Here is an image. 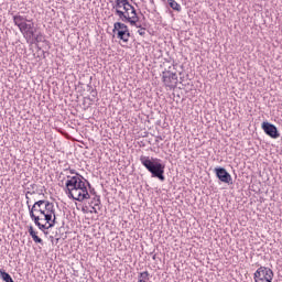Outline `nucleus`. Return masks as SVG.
Here are the masks:
<instances>
[{"label": "nucleus", "mask_w": 282, "mask_h": 282, "mask_svg": "<svg viewBox=\"0 0 282 282\" xmlns=\"http://www.w3.org/2000/svg\"><path fill=\"white\" fill-rule=\"evenodd\" d=\"M36 194V192H30V191H28L26 193H25V199H26V205H28V207L30 206V195H35Z\"/></svg>", "instance_id": "obj_23"}, {"label": "nucleus", "mask_w": 282, "mask_h": 282, "mask_svg": "<svg viewBox=\"0 0 282 282\" xmlns=\"http://www.w3.org/2000/svg\"><path fill=\"white\" fill-rule=\"evenodd\" d=\"M253 279L256 282H272L274 271L268 267H260L254 272Z\"/></svg>", "instance_id": "obj_5"}, {"label": "nucleus", "mask_w": 282, "mask_h": 282, "mask_svg": "<svg viewBox=\"0 0 282 282\" xmlns=\"http://www.w3.org/2000/svg\"><path fill=\"white\" fill-rule=\"evenodd\" d=\"M140 162L149 173H151L152 177H156L160 182H164L166 177L164 176V169L166 165L162 163V160L153 156L141 155Z\"/></svg>", "instance_id": "obj_2"}, {"label": "nucleus", "mask_w": 282, "mask_h": 282, "mask_svg": "<svg viewBox=\"0 0 282 282\" xmlns=\"http://www.w3.org/2000/svg\"><path fill=\"white\" fill-rule=\"evenodd\" d=\"M152 259H155V256H153V258Z\"/></svg>", "instance_id": "obj_37"}, {"label": "nucleus", "mask_w": 282, "mask_h": 282, "mask_svg": "<svg viewBox=\"0 0 282 282\" xmlns=\"http://www.w3.org/2000/svg\"><path fill=\"white\" fill-rule=\"evenodd\" d=\"M13 23L20 30L24 23H32V20H28V17L18 13L13 15Z\"/></svg>", "instance_id": "obj_9"}, {"label": "nucleus", "mask_w": 282, "mask_h": 282, "mask_svg": "<svg viewBox=\"0 0 282 282\" xmlns=\"http://www.w3.org/2000/svg\"><path fill=\"white\" fill-rule=\"evenodd\" d=\"M121 31V32H129V26L122 22H115L112 32L116 34V32Z\"/></svg>", "instance_id": "obj_15"}, {"label": "nucleus", "mask_w": 282, "mask_h": 282, "mask_svg": "<svg viewBox=\"0 0 282 282\" xmlns=\"http://www.w3.org/2000/svg\"><path fill=\"white\" fill-rule=\"evenodd\" d=\"M133 10H135V8L130 3L129 12H133Z\"/></svg>", "instance_id": "obj_29"}, {"label": "nucleus", "mask_w": 282, "mask_h": 282, "mask_svg": "<svg viewBox=\"0 0 282 282\" xmlns=\"http://www.w3.org/2000/svg\"><path fill=\"white\" fill-rule=\"evenodd\" d=\"M90 204H94V206H91L90 213H98V209H100V196L96 195Z\"/></svg>", "instance_id": "obj_17"}, {"label": "nucleus", "mask_w": 282, "mask_h": 282, "mask_svg": "<svg viewBox=\"0 0 282 282\" xmlns=\"http://www.w3.org/2000/svg\"><path fill=\"white\" fill-rule=\"evenodd\" d=\"M90 193H94V189H93V191H90Z\"/></svg>", "instance_id": "obj_36"}, {"label": "nucleus", "mask_w": 282, "mask_h": 282, "mask_svg": "<svg viewBox=\"0 0 282 282\" xmlns=\"http://www.w3.org/2000/svg\"><path fill=\"white\" fill-rule=\"evenodd\" d=\"M30 187H31L32 189H34V188H36V184H31Z\"/></svg>", "instance_id": "obj_31"}, {"label": "nucleus", "mask_w": 282, "mask_h": 282, "mask_svg": "<svg viewBox=\"0 0 282 282\" xmlns=\"http://www.w3.org/2000/svg\"><path fill=\"white\" fill-rule=\"evenodd\" d=\"M167 3L172 10H175L176 12H182V6L177 3L175 0H167Z\"/></svg>", "instance_id": "obj_20"}, {"label": "nucleus", "mask_w": 282, "mask_h": 282, "mask_svg": "<svg viewBox=\"0 0 282 282\" xmlns=\"http://www.w3.org/2000/svg\"><path fill=\"white\" fill-rule=\"evenodd\" d=\"M122 8H123L126 14H130L131 13V12H129V8H130V2L129 1H128V4L122 6Z\"/></svg>", "instance_id": "obj_25"}, {"label": "nucleus", "mask_w": 282, "mask_h": 282, "mask_svg": "<svg viewBox=\"0 0 282 282\" xmlns=\"http://www.w3.org/2000/svg\"><path fill=\"white\" fill-rule=\"evenodd\" d=\"M149 276H151V274H149V271L141 272L139 273L138 282H147L149 281Z\"/></svg>", "instance_id": "obj_22"}, {"label": "nucleus", "mask_w": 282, "mask_h": 282, "mask_svg": "<svg viewBox=\"0 0 282 282\" xmlns=\"http://www.w3.org/2000/svg\"><path fill=\"white\" fill-rule=\"evenodd\" d=\"M45 224L42 223V226H44V229L42 230V232H44V235H47V231L45 230H50V228H54V226H56V224H58V221L51 217L50 219H44Z\"/></svg>", "instance_id": "obj_12"}, {"label": "nucleus", "mask_w": 282, "mask_h": 282, "mask_svg": "<svg viewBox=\"0 0 282 282\" xmlns=\"http://www.w3.org/2000/svg\"><path fill=\"white\" fill-rule=\"evenodd\" d=\"M138 21H140L138 12L132 9V12L128 13L127 15L126 23H130V25H138Z\"/></svg>", "instance_id": "obj_10"}, {"label": "nucleus", "mask_w": 282, "mask_h": 282, "mask_svg": "<svg viewBox=\"0 0 282 282\" xmlns=\"http://www.w3.org/2000/svg\"><path fill=\"white\" fill-rule=\"evenodd\" d=\"M56 215V209L54 208V203H46V213L44 214V219H52Z\"/></svg>", "instance_id": "obj_11"}, {"label": "nucleus", "mask_w": 282, "mask_h": 282, "mask_svg": "<svg viewBox=\"0 0 282 282\" xmlns=\"http://www.w3.org/2000/svg\"><path fill=\"white\" fill-rule=\"evenodd\" d=\"M91 96H93V98H96L97 96H98V91H96V90H91Z\"/></svg>", "instance_id": "obj_27"}, {"label": "nucleus", "mask_w": 282, "mask_h": 282, "mask_svg": "<svg viewBox=\"0 0 282 282\" xmlns=\"http://www.w3.org/2000/svg\"><path fill=\"white\" fill-rule=\"evenodd\" d=\"M214 171L219 182H223V184H232V176L225 167H215Z\"/></svg>", "instance_id": "obj_8"}, {"label": "nucleus", "mask_w": 282, "mask_h": 282, "mask_svg": "<svg viewBox=\"0 0 282 282\" xmlns=\"http://www.w3.org/2000/svg\"><path fill=\"white\" fill-rule=\"evenodd\" d=\"M29 235L30 237H32L35 243H41L43 246V239H41L39 235H36V231H34V227L32 226L29 227Z\"/></svg>", "instance_id": "obj_16"}, {"label": "nucleus", "mask_w": 282, "mask_h": 282, "mask_svg": "<svg viewBox=\"0 0 282 282\" xmlns=\"http://www.w3.org/2000/svg\"><path fill=\"white\" fill-rule=\"evenodd\" d=\"M87 186L91 188V184L83 175L77 174L74 176H67L65 193L69 199H74L75 202H85V199H89L91 197Z\"/></svg>", "instance_id": "obj_1"}, {"label": "nucleus", "mask_w": 282, "mask_h": 282, "mask_svg": "<svg viewBox=\"0 0 282 282\" xmlns=\"http://www.w3.org/2000/svg\"><path fill=\"white\" fill-rule=\"evenodd\" d=\"M0 276L4 282H14L12 275H10V273L6 272L3 269H0Z\"/></svg>", "instance_id": "obj_19"}, {"label": "nucleus", "mask_w": 282, "mask_h": 282, "mask_svg": "<svg viewBox=\"0 0 282 282\" xmlns=\"http://www.w3.org/2000/svg\"><path fill=\"white\" fill-rule=\"evenodd\" d=\"M41 221H45V216H43V217L40 216V224H41Z\"/></svg>", "instance_id": "obj_30"}, {"label": "nucleus", "mask_w": 282, "mask_h": 282, "mask_svg": "<svg viewBox=\"0 0 282 282\" xmlns=\"http://www.w3.org/2000/svg\"><path fill=\"white\" fill-rule=\"evenodd\" d=\"M175 67H177V64H173V69H171V66L162 72V80L165 85V87H170V89H175L177 87V72H175Z\"/></svg>", "instance_id": "obj_4"}, {"label": "nucleus", "mask_w": 282, "mask_h": 282, "mask_svg": "<svg viewBox=\"0 0 282 282\" xmlns=\"http://www.w3.org/2000/svg\"><path fill=\"white\" fill-rule=\"evenodd\" d=\"M21 34L24 36L25 41H32L34 33H36V28H34V22H26L19 29Z\"/></svg>", "instance_id": "obj_7"}, {"label": "nucleus", "mask_w": 282, "mask_h": 282, "mask_svg": "<svg viewBox=\"0 0 282 282\" xmlns=\"http://www.w3.org/2000/svg\"><path fill=\"white\" fill-rule=\"evenodd\" d=\"M115 14L119 17V21H122L123 23L127 22V17L129 15V13H127L126 11L119 9L115 11Z\"/></svg>", "instance_id": "obj_21"}, {"label": "nucleus", "mask_w": 282, "mask_h": 282, "mask_svg": "<svg viewBox=\"0 0 282 282\" xmlns=\"http://www.w3.org/2000/svg\"><path fill=\"white\" fill-rule=\"evenodd\" d=\"M122 6H129V0H115V3L112 4V12L116 10H120Z\"/></svg>", "instance_id": "obj_18"}, {"label": "nucleus", "mask_w": 282, "mask_h": 282, "mask_svg": "<svg viewBox=\"0 0 282 282\" xmlns=\"http://www.w3.org/2000/svg\"><path fill=\"white\" fill-rule=\"evenodd\" d=\"M52 243H54V240H52Z\"/></svg>", "instance_id": "obj_38"}, {"label": "nucleus", "mask_w": 282, "mask_h": 282, "mask_svg": "<svg viewBox=\"0 0 282 282\" xmlns=\"http://www.w3.org/2000/svg\"><path fill=\"white\" fill-rule=\"evenodd\" d=\"M53 219H56V214L53 216Z\"/></svg>", "instance_id": "obj_34"}, {"label": "nucleus", "mask_w": 282, "mask_h": 282, "mask_svg": "<svg viewBox=\"0 0 282 282\" xmlns=\"http://www.w3.org/2000/svg\"><path fill=\"white\" fill-rule=\"evenodd\" d=\"M159 138V140H162V137H158Z\"/></svg>", "instance_id": "obj_35"}, {"label": "nucleus", "mask_w": 282, "mask_h": 282, "mask_svg": "<svg viewBox=\"0 0 282 282\" xmlns=\"http://www.w3.org/2000/svg\"><path fill=\"white\" fill-rule=\"evenodd\" d=\"M117 37L120 39V41H123V43H129V39L131 37V32L129 31H120L117 30Z\"/></svg>", "instance_id": "obj_13"}, {"label": "nucleus", "mask_w": 282, "mask_h": 282, "mask_svg": "<svg viewBox=\"0 0 282 282\" xmlns=\"http://www.w3.org/2000/svg\"><path fill=\"white\" fill-rule=\"evenodd\" d=\"M70 175H80L76 170H69Z\"/></svg>", "instance_id": "obj_26"}, {"label": "nucleus", "mask_w": 282, "mask_h": 282, "mask_svg": "<svg viewBox=\"0 0 282 282\" xmlns=\"http://www.w3.org/2000/svg\"><path fill=\"white\" fill-rule=\"evenodd\" d=\"M134 28H139V29H141V28H142V25H140V24H138V23H137V25H134Z\"/></svg>", "instance_id": "obj_33"}, {"label": "nucleus", "mask_w": 282, "mask_h": 282, "mask_svg": "<svg viewBox=\"0 0 282 282\" xmlns=\"http://www.w3.org/2000/svg\"><path fill=\"white\" fill-rule=\"evenodd\" d=\"M261 129L264 131L265 135L272 138V140H276V138H281V133H279V129L273 123L268 121L262 122Z\"/></svg>", "instance_id": "obj_6"}, {"label": "nucleus", "mask_w": 282, "mask_h": 282, "mask_svg": "<svg viewBox=\"0 0 282 282\" xmlns=\"http://www.w3.org/2000/svg\"><path fill=\"white\" fill-rule=\"evenodd\" d=\"M47 204H50V200L43 199L35 202L33 206L29 205V215L32 221H34L35 226H37L39 230H43L45 226H43V223H41V216L34 215V210L35 213H40L42 217H45V214L47 213Z\"/></svg>", "instance_id": "obj_3"}, {"label": "nucleus", "mask_w": 282, "mask_h": 282, "mask_svg": "<svg viewBox=\"0 0 282 282\" xmlns=\"http://www.w3.org/2000/svg\"><path fill=\"white\" fill-rule=\"evenodd\" d=\"M138 34H139L140 36H147V28H142V26H141V29L138 31Z\"/></svg>", "instance_id": "obj_24"}, {"label": "nucleus", "mask_w": 282, "mask_h": 282, "mask_svg": "<svg viewBox=\"0 0 282 282\" xmlns=\"http://www.w3.org/2000/svg\"><path fill=\"white\" fill-rule=\"evenodd\" d=\"M33 215L35 216V217H41V212H36L35 209L33 210Z\"/></svg>", "instance_id": "obj_28"}, {"label": "nucleus", "mask_w": 282, "mask_h": 282, "mask_svg": "<svg viewBox=\"0 0 282 282\" xmlns=\"http://www.w3.org/2000/svg\"><path fill=\"white\" fill-rule=\"evenodd\" d=\"M45 41V36H43V33H33V36L30 41H26V43H30V45H34L36 43H43Z\"/></svg>", "instance_id": "obj_14"}, {"label": "nucleus", "mask_w": 282, "mask_h": 282, "mask_svg": "<svg viewBox=\"0 0 282 282\" xmlns=\"http://www.w3.org/2000/svg\"><path fill=\"white\" fill-rule=\"evenodd\" d=\"M58 241H61V238H56V239H55V245H57Z\"/></svg>", "instance_id": "obj_32"}]
</instances>
